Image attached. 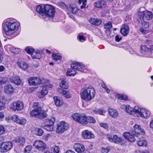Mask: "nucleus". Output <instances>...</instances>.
Instances as JSON below:
<instances>
[{
    "mask_svg": "<svg viewBox=\"0 0 153 153\" xmlns=\"http://www.w3.org/2000/svg\"><path fill=\"white\" fill-rule=\"evenodd\" d=\"M100 126L101 127H103L106 129H108V126L106 123H101L100 124Z\"/></svg>",
    "mask_w": 153,
    "mask_h": 153,
    "instance_id": "55",
    "label": "nucleus"
},
{
    "mask_svg": "<svg viewBox=\"0 0 153 153\" xmlns=\"http://www.w3.org/2000/svg\"><path fill=\"white\" fill-rule=\"evenodd\" d=\"M34 77H30L28 79V83L30 85H35Z\"/></svg>",
    "mask_w": 153,
    "mask_h": 153,
    "instance_id": "48",
    "label": "nucleus"
},
{
    "mask_svg": "<svg viewBox=\"0 0 153 153\" xmlns=\"http://www.w3.org/2000/svg\"><path fill=\"white\" fill-rule=\"evenodd\" d=\"M117 97L118 99L125 101L128 99L127 96L126 95H118Z\"/></svg>",
    "mask_w": 153,
    "mask_h": 153,
    "instance_id": "47",
    "label": "nucleus"
},
{
    "mask_svg": "<svg viewBox=\"0 0 153 153\" xmlns=\"http://www.w3.org/2000/svg\"><path fill=\"white\" fill-rule=\"evenodd\" d=\"M58 4L62 9H67V6L64 3L62 2H58Z\"/></svg>",
    "mask_w": 153,
    "mask_h": 153,
    "instance_id": "50",
    "label": "nucleus"
},
{
    "mask_svg": "<svg viewBox=\"0 0 153 153\" xmlns=\"http://www.w3.org/2000/svg\"><path fill=\"white\" fill-rule=\"evenodd\" d=\"M74 148L76 152L79 153H81L85 150L84 146L82 144L79 143H75Z\"/></svg>",
    "mask_w": 153,
    "mask_h": 153,
    "instance_id": "24",
    "label": "nucleus"
},
{
    "mask_svg": "<svg viewBox=\"0 0 153 153\" xmlns=\"http://www.w3.org/2000/svg\"><path fill=\"white\" fill-rule=\"evenodd\" d=\"M55 10L51 5L46 4L45 13L42 16L44 19L48 18L50 20H52L54 16Z\"/></svg>",
    "mask_w": 153,
    "mask_h": 153,
    "instance_id": "4",
    "label": "nucleus"
},
{
    "mask_svg": "<svg viewBox=\"0 0 153 153\" xmlns=\"http://www.w3.org/2000/svg\"><path fill=\"white\" fill-rule=\"evenodd\" d=\"M110 149V147L108 146L106 148H102L101 151L102 153H108Z\"/></svg>",
    "mask_w": 153,
    "mask_h": 153,
    "instance_id": "51",
    "label": "nucleus"
},
{
    "mask_svg": "<svg viewBox=\"0 0 153 153\" xmlns=\"http://www.w3.org/2000/svg\"><path fill=\"white\" fill-rule=\"evenodd\" d=\"M52 56L53 59L56 62L59 60H60L62 58V56L57 53H53Z\"/></svg>",
    "mask_w": 153,
    "mask_h": 153,
    "instance_id": "37",
    "label": "nucleus"
},
{
    "mask_svg": "<svg viewBox=\"0 0 153 153\" xmlns=\"http://www.w3.org/2000/svg\"><path fill=\"white\" fill-rule=\"evenodd\" d=\"M50 136V134H47L44 135L43 136V138L44 140L46 141H47Z\"/></svg>",
    "mask_w": 153,
    "mask_h": 153,
    "instance_id": "59",
    "label": "nucleus"
},
{
    "mask_svg": "<svg viewBox=\"0 0 153 153\" xmlns=\"http://www.w3.org/2000/svg\"><path fill=\"white\" fill-rule=\"evenodd\" d=\"M33 146L36 148L41 151L44 150L46 148V144L43 141L39 140H36L34 142Z\"/></svg>",
    "mask_w": 153,
    "mask_h": 153,
    "instance_id": "14",
    "label": "nucleus"
},
{
    "mask_svg": "<svg viewBox=\"0 0 153 153\" xmlns=\"http://www.w3.org/2000/svg\"><path fill=\"white\" fill-rule=\"evenodd\" d=\"M144 9V8L142 7L140 8V12L138 13V17L140 19H143V18L144 17V16L145 15V11H141V9Z\"/></svg>",
    "mask_w": 153,
    "mask_h": 153,
    "instance_id": "43",
    "label": "nucleus"
},
{
    "mask_svg": "<svg viewBox=\"0 0 153 153\" xmlns=\"http://www.w3.org/2000/svg\"><path fill=\"white\" fill-rule=\"evenodd\" d=\"M24 108L23 103L21 101L13 102L10 105V108L14 111H19L22 110Z\"/></svg>",
    "mask_w": 153,
    "mask_h": 153,
    "instance_id": "10",
    "label": "nucleus"
},
{
    "mask_svg": "<svg viewBox=\"0 0 153 153\" xmlns=\"http://www.w3.org/2000/svg\"><path fill=\"white\" fill-rule=\"evenodd\" d=\"M12 119L16 123L22 125H24L27 122L25 118L19 117L16 115H14L12 116Z\"/></svg>",
    "mask_w": 153,
    "mask_h": 153,
    "instance_id": "13",
    "label": "nucleus"
},
{
    "mask_svg": "<svg viewBox=\"0 0 153 153\" xmlns=\"http://www.w3.org/2000/svg\"><path fill=\"white\" fill-rule=\"evenodd\" d=\"M25 51L27 53L31 55L32 53L34 51V50L30 47H28L26 48Z\"/></svg>",
    "mask_w": 153,
    "mask_h": 153,
    "instance_id": "46",
    "label": "nucleus"
},
{
    "mask_svg": "<svg viewBox=\"0 0 153 153\" xmlns=\"http://www.w3.org/2000/svg\"><path fill=\"white\" fill-rule=\"evenodd\" d=\"M45 7H46V4H41L38 5L36 8V11L39 14L41 15L42 17V16L44 13H45Z\"/></svg>",
    "mask_w": 153,
    "mask_h": 153,
    "instance_id": "26",
    "label": "nucleus"
},
{
    "mask_svg": "<svg viewBox=\"0 0 153 153\" xmlns=\"http://www.w3.org/2000/svg\"><path fill=\"white\" fill-rule=\"evenodd\" d=\"M59 85L60 87L63 89H67L68 87L67 83L64 80L62 81L60 83Z\"/></svg>",
    "mask_w": 153,
    "mask_h": 153,
    "instance_id": "41",
    "label": "nucleus"
},
{
    "mask_svg": "<svg viewBox=\"0 0 153 153\" xmlns=\"http://www.w3.org/2000/svg\"><path fill=\"white\" fill-rule=\"evenodd\" d=\"M43 133V130L40 128L37 129L36 132V134L39 136H42Z\"/></svg>",
    "mask_w": 153,
    "mask_h": 153,
    "instance_id": "52",
    "label": "nucleus"
},
{
    "mask_svg": "<svg viewBox=\"0 0 153 153\" xmlns=\"http://www.w3.org/2000/svg\"><path fill=\"white\" fill-rule=\"evenodd\" d=\"M19 25L20 23L18 22H5L3 26V30L6 37L9 39L13 38L15 36L14 33Z\"/></svg>",
    "mask_w": 153,
    "mask_h": 153,
    "instance_id": "1",
    "label": "nucleus"
},
{
    "mask_svg": "<svg viewBox=\"0 0 153 153\" xmlns=\"http://www.w3.org/2000/svg\"><path fill=\"white\" fill-rule=\"evenodd\" d=\"M5 104L3 102L0 100V111L3 109Z\"/></svg>",
    "mask_w": 153,
    "mask_h": 153,
    "instance_id": "60",
    "label": "nucleus"
},
{
    "mask_svg": "<svg viewBox=\"0 0 153 153\" xmlns=\"http://www.w3.org/2000/svg\"><path fill=\"white\" fill-rule=\"evenodd\" d=\"M127 106L128 105H123L121 106V108L122 109L126 111Z\"/></svg>",
    "mask_w": 153,
    "mask_h": 153,
    "instance_id": "63",
    "label": "nucleus"
},
{
    "mask_svg": "<svg viewBox=\"0 0 153 153\" xmlns=\"http://www.w3.org/2000/svg\"><path fill=\"white\" fill-rule=\"evenodd\" d=\"M39 103L37 102H34L33 107L34 108H36L30 111V115L31 116L35 117H38V114L39 111L40 107H38Z\"/></svg>",
    "mask_w": 153,
    "mask_h": 153,
    "instance_id": "16",
    "label": "nucleus"
},
{
    "mask_svg": "<svg viewBox=\"0 0 153 153\" xmlns=\"http://www.w3.org/2000/svg\"><path fill=\"white\" fill-rule=\"evenodd\" d=\"M78 38L79 40L81 42H83L85 40V38L84 37V36L80 34L78 35Z\"/></svg>",
    "mask_w": 153,
    "mask_h": 153,
    "instance_id": "54",
    "label": "nucleus"
},
{
    "mask_svg": "<svg viewBox=\"0 0 153 153\" xmlns=\"http://www.w3.org/2000/svg\"><path fill=\"white\" fill-rule=\"evenodd\" d=\"M5 70V67L3 65L0 66V72L3 71Z\"/></svg>",
    "mask_w": 153,
    "mask_h": 153,
    "instance_id": "62",
    "label": "nucleus"
},
{
    "mask_svg": "<svg viewBox=\"0 0 153 153\" xmlns=\"http://www.w3.org/2000/svg\"><path fill=\"white\" fill-rule=\"evenodd\" d=\"M95 93L94 88L92 86H89L83 89L81 94V97L85 100L90 101L94 97Z\"/></svg>",
    "mask_w": 153,
    "mask_h": 153,
    "instance_id": "2",
    "label": "nucleus"
},
{
    "mask_svg": "<svg viewBox=\"0 0 153 153\" xmlns=\"http://www.w3.org/2000/svg\"><path fill=\"white\" fill-rule=\"evenodd\" d=\"M124 137L129 141L134 142L135 140V139L134 136L128 132H125L123 134Z\"/></svg>",
    "mask_w": 153,
    "mask_h": 153,
    "instance_id": "25",
    "label": "nucleus"
},
{
    "mask_svg": "<svg viewBox=\"0 0 153 153\" xmlns=\"http://www.w3.org/2000/svg\"><path fill=\"white\" fill-rule=\"evenodd\" d=\"M108 111L109 115L113 118H116L119 115L118 111L114 109L109 108Z\"/></svg>",
    "mask_w": 153,
    "mask_h": 153,
    "instance_id": "27",
    "label": "nucleus"
},
{
    "mask_svg": "<svg viewBox=\"0 0 153 153\" xmlns=\"http://www.w3.org/2000/svg\"><path fill=\"white\" fill-rule=\"evenodd\" d=\"M47 88H50L47 86H44L43 85V87L40 92H39L38 94V97L40 99L43 98L44 96L46 95L48 93V91Z\"/></svg>",
    "mask_w": 153,
    "mask_h": 153,
    "instance_id": "23",
    "label": "nucleus"
},
{
    "mask_svg": "<svg viewBox=\"0 0 153 153\" xmlns=\"http://www.w3.org/2000/svg\"><path fill=\"white\" fill-rule=\"evenodd\" d=\"M4 92L8 94H13L14 92L15 89L10 84H7L4 87Z\"/></svg>",
    "mask_w": 153,
    "mask_h": 153,
    "instance_id": "18",
    "label": "nucleus"
},
{
    "mask_svg": "<svg viewBox=\"0 0 153 153\" xmlns=\"http://www.w3.org/2000/svg\"><path fill=\"white\" fill-rule=\"evenodd\" d=\"M34 79L35 85L42 84L44 86H47L50 88H52L53 87V85L50 84L49 80L47 79L44 78L40 79L38 77H34Z\"/></svg>",
    "mask_w": 153,
    "mask_h": 153,
    "instance_id": "8",
    "label": "nucleus"
},
{
    "mask_svg": "<svg viewBox=\"0 0 153 153\" xmlns=\"http://www.w3.org/2000/svg\"><path fill=\"white\" fill-rule=\"evenodd\" d=\"M137 145L140 146H146L147 143L146 140H140L137 143Z\"/></svg>",
    "mask_w": 153,
    "mask_h": 153,
    "instance_id": "36",
    "label": "nucleus"
},
{
    "mask_svg": "<svg viewBox=\"0 0 153 153\" xmlns=\"http://www.w3.org/2000/svg\"><path fill=\"white\" fill-rule=\"evenodd\" d=\"M107 137L109 141L111 142L118 143L122 141L121 138L118 137L116 135H114L112 136L110 134H107Z\"/></svg>",
    "mask_w": 153,
    "mask_h": 153,
    "instance_id": "15",
    "label": "nucleus"
},
{
    "mask_svg": "<svg viewBox=\"0 0 153 153\" xmlns=\"http://www.w3.org/2000/svg\"><path fill=\"white\" fill-rule=\"evenodd\" d=\"M105 112L103 110L99 109H96L93 111V113L95 114H99L101 115H105Z\"/></svg>",
    "mask_w": 153,
    "mask_h": 153,
    "instance_id": "40",
    "label": "nucleus"
},
{
    "mask_svg": "<svg viewBox=\"0 0 153 153\" xmlns=\"http://www.w3.org/2000/svg\"><path fill=\"white\" fill-rule=\"evenodd\" d=\"M153 15L152 13L150 11H145V18L147 20H150L152 18Z\"/></svg>",
    "mask_w": 153,
    "mask_h": 153,
    "instance_id": "38",
    "label": "nucleus"
},
{
    "mask_svg": "<svg viewBox=\"0 0 153 153\" xmlns=\"http://www.w3.org/2000/svg\"><path fill=\"white\" fill-rule=\"evenodd\" d=\"M138 117H141L144 119L149 118L151 115L150 111L143 108H141L137 106L135 109Z\"/></svg>",
    "mask_w": 153,
    "mask_h": 153,
    "instance_id": "6",
    "label": "nucleus"
},
{
    "mask_svg": "<svg viewBox=\"0 0 153 153\" xmlns=\"http://www.w3.org/2000/svg\"><path fill=\"white\" fill-rule=\"evenodd\" d=\"M122 39V38L118 35H117L115 37V41L117 42H119Z\"/></svg>",
    "mask_w": 153,
    "mask_h": 153,
    "instance_id": "58",
    "label": "nucleus"
},
{
    "mask_svg": "<svg viewBox=\"0 0 153 153\" xmlns=\"http://www.w3.org/2000/svg\"><path fill=\"white\" fill-rule=\"evenodd\" d=\"M19 143H20L22 145H23L25 143V138L23 137L20 138Z\"/></svg>",
    "mask_w": 153,
    "mask_h": 153,
    "instance_id": "57",
    "label": "nucleus"
},
{
    "mask_svg": "<svg viewBox=\"0 0 153 153\" xmlns=\"http://www.w3.org/2000/svg\"><path fill=\"white\" fill-rule=\"evenodd\" d=\"M32 149V146L31 145L27 146L24 149L25 153H29Z\"/></svg>",
    "mask_w": 153,
    "mask_h": 153,
    "instance_id": "49",
    "label": "nucleus"
},
{
    "mask_svg": "<svg viewBox=\"0 0 153 153\" xmlns=\"http://www.w3.org/2000/svg\"><path fill=\"white\" fill-rule=\"evenodd\" d=\"M84 66L82 63L74 62L71 64V68L67 71V75L69 76H74L76 73V70L83 72L84 71Z\"/></svg>",
    "mask_w": 153,
    "mask_h": 153,
    "instance_id": "3",
    "label": "nucleus"
},
{
    "mask_svg": "<svg viewBox=\"0 0 153 153\" xmlns=\"http://www.w3.org/2000/svg\"><path fill=\"white\" fill-rule=\"evenodd\" d=\"M57 90L59 93L66 99L70 98L71 97V94L68 91H65L61 88H57Z\"/></svg>",
    "mask_w": 153,
    "mask_h": 153,
    "instance_id": "19",
    "label": "nucleus"
},
{
    "mask_svg": "<svg viewBox=\"0 0 153 153\" xmlns=\"http://www.w3.org/2000/svg\"><path fill=\"white\" fill-rule=\"evenodd\" d=\"M78 2L80 5V8L82 10H78L77 7H71L70 9L72 11V12L74 14L76 13L78 10L79 12L82 11V9L85 8V6L86 4V0H79Z\"/></svg>",
    "mask_w": 153,
    "mask_h": 153,
    "instance_id": "11",
    "label": "nucleus"
},
{
    "mask_svg": "<svg viewBox=\"0 0 153 153\" xmlns=\"http://www.w3.org/2000/svg\"><path fill=\"white\" fill-rule=\"evenodd\" d=\"M87 117L84 114L75 113L72 114L71 117L76 122L82 124H87Z\"/></svg>",
    "mask_w": 153,
    "mask_h": 153,
    "instance_id": "5",
    "label": "nucleus"
},
{
    "mask_svg": "<svg viewBox=\"0 0 153 153\" xmlns=\"http://www.w3.org/2000/svg\"><path fill=\"white\" fill-rule=\"evenodd\" d=\"M20 138L18 137H16L14 139V141L16 143H19V141H20Z\"/></svg>",
    "mask_w": 153,
    "mask_h": 153,
    "instance_id": "61",
    "label": "nucleus"
},
{
    "mask_svg": "<svg viewBox=\"0 0 153 153\" xmlns=\"http://www.w3.org/2000/svg\"><path fill=\"white\" fill-rule=\"evenodd\" d=\"M54 103L57 106H60L62 105L63 101L62 99H60L57 96H55L53 97Z\"/></svg>",
    "mask_w": 153,
    "mask_h": 153,
    "instance_id": "30",
    "label": "nucleus"
},
{
    "mask_svg": "<svg viewBox=\"0 0 153 153\" xmlns=\"http://www.w3.org/2000/svg\"><path fill=\"white\" fill-rule=\"evenodd\" d=\"M136 106H135L134 108H133L130 105H128L125 111L127 113H128L131 114H136V112L135 110V108Z\"/></svg>",
    "mask_w": 153,
    "mask_h": 153,
    "instance_id": "33",
    "label": "nucleus"
},
{
    "mask_svg": "<svg viewBox=\"0 0 153 153\" xmlns=\"http://www.w3.org/2000/svg\"><path fill=\"white\" fill-rule=\"evenodd\" d=\"M33 59H39L41 57V55L39 51H34L31 55Z\"/></svg>",
    "mask_w": 153,
    "mask_h": 153,
    "instance_id": "31",
    "label": "nucleus"
},
{
    "mask_svg": "<svg viewBox=\"0 0 153 153\" xmlns=\"http://www.w3.org/2000/svg\"><path fill=\"white\" fill-rule=\"evenodd\" d=\"M40 111L39 112L38 118H42L46 117L47 116L46 112L44 110H42L41 107L39 109Z\"/></svg>",
    "mask_w": 153,
    "mask_h": 153,
    "instance_id": "32",
    "label": "nucleus"
},
{
    "mask_svg": "<svg viewBox=\"0 0 153 153\" xmlns=\"http://www.w3.org/2000/svg\"><path fill=\"white\" fill-rule=\"evenodd\" d=\"M59 148L58 146H54L51 148V151L52 153H59Z\"/></svg>",
    "mask_w": 153,
    "mask_h": 153,
    "instance_id": "42",
    "label": "nucleus"
},
{
    "mask_svg": "<svg viewBox=\"0 0 153 153\" xmlns=\"http://www.w3.org/2000/svg\"><path fill=\"white\" fill-rule=\"evenodd\" d=\"M130 31L129 26L126 24L123 25L120 29V32L124 36H126Z\"/></svg>",
    "mask_w": 153,
    "mask_h": 153,
    "instance_id": "21",
    "label": "nucleus"
},
{
    "mask_svg": "<svg viewBox=\"0 0 153 153\" xmlns=\"http://www.w3.org/2000/svg\"><path fill=\"white\" fill-rule=\"evenodd\" d=\"M141 52L145 55L150 54V52L148 48L145 46H142L141 47Z\"/></svg>",
    "mask_w": 153,
    "mask_h": 153,
    "instance_id": "34",
    "label": "nucleus"
},
{
    "mask_svg": "<svg viewBox=\"0 0 153 153\" xmlns=\"http://www.w3.org/2000/svg\"><path fill=\"white\" fill-rule=\"evenodd\" d=\"M87 124L88 123L94 124L96 123V121L95 118L91 116L87 117Z\"/></svg>",
    "mask_w": 153,
    "mask_h": 153,
    "instance_id": "39",
    "label": "nucleus"
},
{
    "mask_svg": "<svg viewBox=\"0 0 153 153\" xmlns=\"http://www.w3.org/2000/svg\"><path fill=\"white\" fill-rule=\"evenodd\" d=\"M104 28L106 29H110L112 27L111 22H109L105 23L104 25Z\"/></svg>",
    "mask_w": 153,
    "mask_h": 153,
    "instance_id": "45",
    "label": "nucleus"
},
{
    "mask_svg": "<svg viewBox=\"0 0 153 153\" xmlns=\"http://www.w3.org/2000/svg\"><path fill=\"white\" fill-rule=\"evenodd\" d=\"M142 26L145 29H147L149 27V24L148 22L143 21L142 22Z\"/></svg>",
    "mask_w": 153,
    "mask_h": 153,
    "instance_id": "53",
    "label": "nucleus"
},
{
    "mask_svg": "<svg viewBox=\"0 0 153 153\" xmlns=\"http://www.w3.org/2000/svg\"><path fill=\"white\" fill-rule=\"evenodd\" d=\"M17 64L20 68L22 70H25L28 68L27 65L24 62H18Z\"/></svg>",
    "mask_w": 153,
    "mask_h": 153,
    "instance_id": "35",
    "label": "nucleus"
},
{
    "mask_svg": "<svg viewBox=\"0 0 153 153\" xmlns=\"http://www.w3.org/2000/svg\"><path fill=\"white\" fill-rule=\"evenodd\" d=\"M134 130L133 131V133L137 137L140 135L141 133H142L143 134H144V131L141 128L139 125L136 124L134 126Z\"/></svg>",
    "mask_w": 153,
    "mask_h": 153,
    "instance_id": "20",
    "label": "nucleus"
},
{
    "mask_svg": "<svg viewBox=\"0 0 153 153\" xmlns=\"http://www.w3.org/2000/svg\"><path fill=\"white\" fill-rule=\"evenodd\" d=\"M94 6L97 8L102 9L105 7L106 4L104 0H99L95 2L94 4Z\"/></svg>",
    "mask_w": 153,
    "mask_h": 153,
    "instance_id": "22",
    "label": "nucleus"
},
{
    "mask_svg": "<svg viewBox=\"0 0 153 153\" xmlns=\"http://www.w3.org/2000/svg\"><path fill=\"white\" fill-rule=\"evenodd\" d=\"M4 132V129L3 126L0 125V135L2 134Z\"/></svg>",
    "mask_w": 153,
    "mask_h": 153,
    "instance_id": "56",
    "label": "nucleus"
},
{
    "mask_svg": "<svg viewBox=\"0 0 153 153\" xmlns=\"http://www.w3.org/2000/svg\"><path fill=\"white\" fill-rule=\"evenodd\" d=\"M10 51L12 53L16 54H18L20 52V50L18 48H10Z\"/></svg>",
    "mask_w": 153,
    "mask_h": 153,
    "instance_id": "44",
    "label": "nucleus"
},
{
    "mask_svg": "<svg viewBox=\"0 0 153 153\" xmlns=\"http://www.w3.org/2000/svg\"><path fill=\"white\" fill-rule=\"evenodd\" d=\"M13 144L10 142H6L1 143L0 146V150L1 152H5L10 150Z\"/></svg>",
    "mask_w": 153,
    "mask_h": 153,
    "instance_id": "9",
    "label": "nucleus"
},
{
    "mask_svg": "<svg viewBox=\"0 0 153 153\" xmlns=\"http://www.w3.org/2000/svg\"><path fill=\"white\" fill-rule=\"evenodd\" d=\"M68 124L64 121H62L59 124L57 125L56 131L58 133H63L68 128Z\"/></svg>",
    "mask_w": 153,
    "mask_h": 153,
    "instance_id": "12",
    "label": "nucleus"
},
{
    "mask_svg": "<svg viewBox=\"0 0 153 153\" xmlns=\"http://www.w3.org/2000/svg\"><path fill=\"white\" fill-rule=\"evenodd\" d=\"M10 80L13 83L17 85H19L21 83V80L19 76H16L10 78Z\"/></svg>",
    "mask_w": 153,
    "mask_h": 153,
    "instance_id": "28",
    "label": "nucleus"
},
{
    "mask_svg": "<svg viewBox=\"0 0 153 153\" xmlns=\"http://www.w3.org/2000/svg\"><path fill=\"white\" fill-rule=\"evenodd\" d=\"M55 121V118H53L51 119H47L45 122V125L42 126L44 128L49 131H53V125Z\"/></svg>",
    "mask_w": 153,
    "mask_h": 153,
    "instance_id": "7",
    "label": "nucleus"
},
{
    "mask_svg": "<svg viewBox=\"0 0 153 153\" xmlns=\"http://www.w3.org/2000/svg\"><path fill=\"white\" fill-rule=\"evenodd\" d=\"M82 137L84 139H91L94 137V136L93 134L90 131L85 130L82 133Z\"/></svg>",
    "mask_w": 153,
    "mask_h": 153,
    "instance_id": "17",
    "label": "nucleus"
},
{
    "mask_svg": "<svg viewBox=\"0 0 153 153\" xmlns=\"http://www.w3.org/2000/svg\"><path fill=\"white\" fill-rule=\"evenodd\" d=\"M140 31L143 34H145L146 33V30H144L142 28H140Z\"/></svg>",
    "mask_w": 153,
    "mask_h": 153,
    "instance_id": "64",
    "label": "nucleus"
},
{
    "mask_svg": "<svg viewBox=\"0 0 153 153\" xmlns=\"http://www.w3.org/2000/svg\"><path fill=\"white\" fill-rule=\"evenodd\" d=\"M89 22L95 25H98L102 22L101 20L100 19L91 18L89 20Z\"/></svg>",
    "mask_w": 153,
    "mask_h": 153,
    "instance_id": "29",
    "label": "nucleus"
}]
</instances>
